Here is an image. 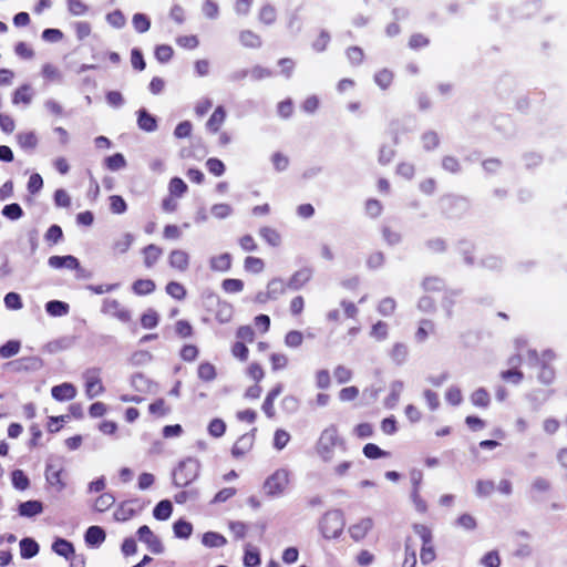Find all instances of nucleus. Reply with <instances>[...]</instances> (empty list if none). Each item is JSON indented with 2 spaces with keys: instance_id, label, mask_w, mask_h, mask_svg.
Instances as JSON below:
<instances>
[{
  "instance_id": "48",
  "label": "nucleus",
  "mask_w": 567,
  "mask_h": 567,
  "mask_svg": "<svg viewBox=\"0 0 567 567\" xmlns=\"http://www.w3.org/2000/svg\"><path fill=\"white\" fill-rule=\"evenodd\" d=\"M373 433V427L370 423H359L352 429V435L360 440L370 437Z\"/></svg>"
},
{
  "instance_id": "2",
  "label": "nucleus",
  "mask_w": 567,
  "mask_h": 567,
  "mask_svg": "<svg viewBox=\"0 0 567 567\" xmlns=\"http://www.w3.org/2000/svg\"><path fill=\"white\" fill-rule=\"evenodd\" d=\"M199 471V461L192 457L182 461L174 470V484L181 487L189 485L198 477Z\"/></svg>"
},
{
  "instance_id": "38",
  "label": "nucleus",
  "mask_w": 567,
  "mask_h": 567,
  "mask_svg": "<svg viewBox=\"0 0 567 567\" xmlns=\"http://www.w3.org/2000/svg\"><path fill=\"white\" fill-rule=\"evenodd\" d=\"M210 436L218 439L226 432V423L221 419H213L207 426Z\"/></svg>"
},
{
  "instance_id": "39",
  "label": "nucleus",
  "mask_w": 567,
  "mask_h": 567,
  "mask_svg": "<svg viewBox=\"0 0 567 567\" xmlns=\"http://www.w3.org/2000/svg\"><path fill=\"white\" fill-rule=\"evenodd\" d=\"M148 411L151 414L162 417L171 412V408L163 399H159L150 404Z\"/></svg>"
},
{
  "instance_id": "36",
  "label": "nucleus",
  "mask_w": 567,
  "mask_h": 567,
  "mask_svg": "<svg viewBox=\"0 0 567 567\" xmlns=\"http://www.w3.org/2000/svg\"><path fill=\"white\" fill-rule=\"evenodd\" d=\"M244 268L249 274H260L265 269L262 259L257 257H247L244 261Z\"/></svg>"
},
{
  "instance_id": "57",
  "label": "nucleus",
  "mask_w": 567,
  "mask_h": 567,
  "mask_svg": "<svg viewBox=\"0 0 567 567\" xmlns=\"http://www.w3.org/2000/svg\"><path fill=\"white\" fill-rule=\"evenodd\" d=\"M168 189L173 196H182L187 190V185L183 179L174 177L169 181Z\"/></svg>"
},
{
  "instance_id": "60",
  "label": "nucleus",
  "mask_w": 567,
  "mask_h": 567,
  "mask_svg": "<svg viewBox=\"0 0 567 567\" xmlns=\"http://www.w3.org/2000/svg\"><path fill=\"white\" fill-rule=\"evenodd\" d=\"M303 341V334L300 331H289L285 337V344L289 348H297L301 346Z\"/></svg>"
},
{
  "instance_id": "18",
  "label": "nucleus",
  "mask_w": 567,
  "mask_h": 567,
  "mask_svg": "<svg viewBox=\"0 0 567 567\" xmlns=\"http://www.w3.org/2000/svg\"><path fill=\"white\" fill-rule=\"evenodd\" d=\"M254 445V434H245L240 436L233 446L231 453L234 456H244Z\"/></svg>"
},
{
  "instance_id": "49",
  "label": "nucleus",
  "mask_w": 567,
  "mask_h": 567,
  "mask_svg": "<svg viewBox=\"0 0 567 567\" xmlns=\"http://www.w3.org/2000/svg\"><path fill=\"white\" fill-rule=\"evenodd\" d=\"M420 480H421V473H417V477L413 478L414 491H413L412 496H413V502H414L416 511L420 513H425L427 509L426 503L424 499L421 498L419 491H417V485H419Z\"/></svg>"
},
{
  "instance_id": "8",
  "label": "nucleus",
  "mask_w": 567,
  "mask_h": 567,
  "mask_svg": "<svg viewBox=\"0 0 567 567\" xmlns=\"http://www.w3.org/2000/svg\"><path fill=\"white\" fill-rule=\"evenodd\" d=\"M141 512V507L137 504V501H124L120 503L114 512H113V518L116 522H127L135 517Z\"/></svg>"
},
{
  "instance_id": "64",
  "label": "nucleus",
  "mask_w": 567,
  "mask_h": 567,
  "mask_svg": "<svg viewBox=\"0 0 567 567\" xmlns=\"http://www.w3.org/2000/svg\"><path fill=\"white\" fill-rule=\"evenodd\" d=\"M482 564L485 567H499L501 557L496 550L488 551L483 556Z\"/></svg>"
},
{
  "instance_id": "24",
  "label": "nucleus",
  "mask_w": 567,
  "mask_h": 567,
  "mask_svg": "<svg viewBox=\"0 0 567 567\" xmlns=\"http://www.w3.org/2000/svg\"><path fill=\"white\" fill-rule=\"evenodd\" d=\"M231 267V256L227 252L216 255L210 259V268L215 271L226 272Z\"/></svg>"
},
{
  "instance_id": "6",
  "label": "nucleus",
  "mask_w": 567,
  "mask_h": 567,
  "mask_svg": "<svg viewBox=\"0 0 567 567\" xmlns=\"http://www.w3.org/2000/svg\"><path fill=\"white\" fill-rule=\"evenodd\" d=\"M137 536L151 553L158 555L164 551V545L161 538L148 526H141L137 529Z\"/></svg>"
},
{
  "instance_id": "51",
  "label": "nucleus",
  "mask_w": 567,
  "mask_h": 567,
  "mask_svg": "<svg viewBox=\"0 0 567 567\" xmlns=\"http://www.w3.org/2000/svg\"><path fill=\"white\" fill-rule=\"evenodd\" d=\"M143 254H144L145 265L147 267H151L157 261L162 251L158 247L151 245L144 249Z\"/></svg>"
},
{
  "instance_id": "35",
  "label": "nucleus",
  "mask_w": 567,
  "mask_h": 567,
  "mask_svg": "<svg viewBox=\"0 0 567 567\" xmlns=\"http://www.w3.org/2000/svg\"><path fill=\"white\" fill-rule=\"evenodd\" d=\"M47 312L53 317H61L68 313L69 306L62 301L53 300L45 305Z\"/></svg>"
},
{
  "instance_id": "50",
  "label": "nucleus",
  "mask_w": 567,
  "mask_h": 567,
  "mask_svg": "<svg viewBox=\"0 0 567 567\" xmlns=\"http://www.w3.org/2000/svg\"><path fill=\"white\" fill-rule=\"evenodd\" d=\"M47 480L52 486H55L59 491L65 487V483L63 482L61 472L59 470L49 467L47 471Z\"/></svg>"
},
{
  "instance_id": "52",
  "label": "nucleus",
  "mask_w": 567,
  "mask_h": 567,
  "mask_svg": "<svg viewBox=\"0 0 567 567\" xmlns=\"http://www.w3.org/2000/svg\"><path fill=\"white\" fill-rule=\"evenodd\" d=\"M290 441V434L284 430H277L274 434L272 445L276 450L280 451L287 446Z\"/></svg>"
},
{
  "instance_id": "9",
  "label": "nucleus",
  "mask_w": 567,
  "mask_h": 567,
  "mask_svg": "<svg viewBox=\"0 0 567 567\" xmlns=\"http://www.w3.org/2000/svg\"><path fill=\"white\" fill-rule=\"evenodd\" d=\"M286 290V285L280 279H272L268 282L267 289L265 292H259L255 301L259 303H265L271 299L278 298L280 295H282Z\"/></svg>"
},
{
  "instance_id": "30",
  "label": "nucleus",
  "mask_w": 567,
  "mask_h": 567,
  "mask_svg": "<svg viewBox=\"0 0 567 567\" xmlns=\"http://www.w3.org/2000/svg\"><path fill=\"white\" fill-rule=\"evenodd\" d=\"M52 549L55 554L66 559H71V556L74 555L73 545L70 542L62 538H59L53 543Z\"/></svg>"
},
{
  "instance_id": "55",
  "label": "nucleus",
  "mask_w": 567,
  "mask_h": 567,
  "mask_svg": "<svg viewBox=\"0 0 567 567\" xmlns=\"http://www.w3.org/2000/svg\"><path fill=\"white\" fill-rule=\"evenodd\" d=\"M225 121V112L221 109H217L208 120L207 126L210 131L216 132L219 130Z\"/></svg>"
},
{
  "instance_id": "42",
  "label": "nucleus",
  "mask_w": 567,
  "mask_h": 567,
  "mask_svg": "<svg viewBox=\"0 0 567 567\" xmlns=\"http://www.w3.org/2000/svg\"><path fill=\"white\" fill-rule=\"evenodd\" d=\"M115 502V498L110 493H103L101 494L94 502V508L97 512H105L107 511Z\"/></svg>"
},
{
  "instance_id": "53",
  "label": "nucleus",
  "mask_w": 567,
  "mask_h": 567,
  "mask_svg": "<svg viewBox=\"0 0 567 567\" xmlns=\"http://www.w3.org/2000/svg\"><path fill=\"white\" fill-rule=\"evenodd\" d=\"M445 400L451 405L457 406L463 402V394L460 388L451 386L445 392Z\"/></svg>"
},
{
  "instance_id": "47",
  "label": "nucleus",
  "mask_w": 567,
  "mask_h": 567,
  "mask_svg": "<svg viewBox=\"0 0 567 567\" xmlns=\"http://www.w3.org/2000/svg\"><path fill=\"white\" fill-rule=\"evenodd\" d=\"M20 342L17 340H10L0 347V357L3 359L11 358L16 355L20 350Z\"/></svg>"
},
{
  "instance_id": "17",
  "label": "nucleus",
  "mask_w": 567,
  "mask_h": 567,
  "mask_svg": "<svg viewBox=\"0 0 567 567\" xmlns=\"http://www.w3.org/2000/svg\"><path fill=\"white\" fill-rule=\"evenodd\" d=\"M537 365H538L537 379L543 384H546V385L551 384L556 377L553 365L549 362H547L545 359H542Z\"/></svg>"
},
{
  "instance_id": "21",
  "label": "nucleus",
  "mask_w": 567,
  "mask_h": 567,
  "mask_svg": "<svg viewBox=\"0 0 567 567\" xmlns=\"http://www.w3.org/2000/svg\"><path fill=\"white\" fill-rule=\"evenodd\" d=\"M173 534L178 539H188L193 534V524L185 519H177L173 524Z\"/></svg>"
},
{
  "instance_id": "44",
  "label": "nucleus",
  "mask_w": 567,
  "mask_h": 567,
  "mask_svg": "<svg viewBox=\"0 0 567 567\" xmlns=\"http://www.w3.org/2000/svg\"><path fill=\"white\" fill-rule=\"evenodd\" d=\"M155 289V284L150 279H140L133 284V290L136 295H148Z\"/></svg>"
},
{
  "instance_id": "27",
  "label": "nucleus",
  "mask_w": 567,
  "mask_h": 567,
  "mask_svg": "<svg viewBox=\"0 0 567 567\" xmlns=\"http://www.w3.org/2000/svg\"><path fill=\"white\" fill-rule=\"evenodd\" d=\"M132 388L140 393H153L155 385L142 374H135L131 380Z\"/></svg>"
},
{
  "instance_id": "7",
  "label": "nucleus",
  "mask_w": 567,
  "mask_h": 567,
  "mask_svg": "<svg viewBox=\"0 0 567 567\" xmlns=\"http://www.w3.org/2000/svg\"><path fill=\"white\" fill-rule=\"evenodd\" d=\"M507 363L511 368L501 372V379L512 384H519L524 379V373L519 369L522 357L519 354L512 355Z\"/></svg>"
},
{
  "instance_id": "26",
  "label": "nucleus",
  "mask_w": 567,
  "mask_h": 567,
  "mask_svg": "<svg viewBox=\"0 0 567 567\" xmlns=\"http://www.w3.org/2000/svg\"><path fill=\"white\" fill-rule=\"evenodd\" d=\"M260 554L259 550L247 544L244 549L243 564L245 567H258L260 565Z\"/></svg>"
},
{
  "instance_id": "45",
  "label": "nucleus",
  "mask_w": 567,
  "mask_h": 567,
  "mask_svg": "<svg viewBox=\"0 0 567 567\" xmlns=\"http://www.w3.org/2000/svg\"><path fill=\"white\" fill-rule=\"evenodd\" d=\"M388 334V323L385 321L378 320L372 324L370 336L377 340H384Z\"/></svg>"
},
{
  "instance_id": "29",
  "label": "nucleus",
  "mask_w": 567,
  "mask_h": 567,
  "mask_svg": "<svg viewBox=\"0 0 567 567\" xmlns=\"http://www.w3.org/2000/svg\"><path fill=\"white\" fill-rule=\"evenodd\" d=\"M20 555L22 558L29 559L38 555L39 545L32 538H23L20 540Z\"/></svg>"
},
{
  "instance_id": "63",
  "label": "nucleus",
  "mask_w": 567,
  "mask_h": 567,
  "mask_svg": "<svg viewBox=\"0 0 567 567\" xmlns=\"http://www.w3.org/2000/svg\"><path fill=\"white\" fill-rule=\"evenodd\" d=\"M206 167L215 176H221L225 172V165L220 159L209 158L206 162Z\"/></svg>"
},
{
  "instance_id": "31",
  "label": "nucleus",
  "mask_w": 567,
  "mask_h": 567,
  "mask_svg": "<svg viewBox=\"0 0 567 567\" xmlns=\"http://www.w3.org/2000/svg\"><path fill=\"white\" fill-rule=\"evenodd\" d=\"M496 489V485L492 480H478L475 483V494L478 497H488Z\"/></svg>"
},
{
  "instance_id": "12",
  "label": "nucleus",
  "mask_w": 567,
  "mask_h": 567,
  "mask_svg": "<svg viewBox=\"0 0 567 567\" xmlns=\"http://www.w3.org/2000/svg\"><path fill=\"white\" fill-rule=\"evenodd\" d=\"M78 390L76 388L69 382L61 383L59 385H54L51 389V395L55 401L64 402L71 401L76 396Z\"/></svg>"
},
{
  "instance_id": "28",
  "label": "nucleus",
  "mask_w": 567,
  "mask_h": 567,
  "mask_svg": "<svg viewBox=\"0 0 567 567\" xmlns=\"http://www.w3.org/2000/svg\"><path fill=\"white\" fill-rule=\"evenodd\" d=\"M173 513V504L168 499H163L156 504L153 509V517L157 520H167Z\"/></svg>"
},
{
  "instance_id": "54",
  "label": "nucleus",
  "mask_w": 567,
  "mask_h": 567,
  "mask_svg": "<svg viewBox=\"0 0 567 567\" xmlns=\"http://www.w3.org/2000/svg\"><path fill=\"white\" fill-rule=\"evenodd\" d=\"M210 213H212L213 217L218 218V219H224V218H227L228 216H230V214L233 213V208L230 205H228L226 203H219V204H215L212 207Z\"/></svg>"
},
{
  "instance_id": "22",
  "label": "nucleus",
  "mask_w": 567,
  "mask_h": 567,
  "mask_svg": "<svg viewBox=\"0 0 567 567\" xmlns=\"http://www.w3.org/2000/svg\"><path fill=\"white\" fill-rule=\"evenodd\" d=\"M105 532L100 526H91L85 533V542L90 546L97 547L105 540Z\"/></svg>"
},
{
  "instance_id": "46",
  "label": "nucleus",
  "mask_w": 567,
  "mask_h": 567,
  "mask_svg": "<svg viewBox=\"0 0 567 567\" xmlns=\"http://www.w3.org/2000/svg\"><path fill=\"white\" fill-rule=\"evenodd\" d=\"M11 482L14 488L24 491L29 486V478L21 470H16L11 474Z\"/></svg>"
},
{
  "instance_id": "1",
  "label": "nucleus",
  "mask_w": 567,
  "mask_h": 567,
  "mask_svg": "<svg viewBox=\"0 0 567 567\" xmlns=\"http://www.w3.org/2000/svg\"><path fill=\"white\" fill-rule=\"evenodd\" d=\"M343 441L333 425L324 429L319 437L317 450L323 460H331L337 450H343Z\"/></svg>"
},
{
  "instance_id": "5",
  "label": "nucleus",
  "mask_w": 567,
  "mask_h": 567,
  "mask_svg": "<svg viewBox=\"0 0 567 567\" xmlns=\"http://www.w3.org/2000/svg\"><path fill=\"white\" fill-rule=\"evenodd\" d=\"M350 536L355 542L375 539L374 525L371 518H362L352 524L349 528Z\"/></svg>"
},
{
  "instance_id": "58",
  "label": "nucleus",
  "mask_w": 567,
  "mask_h": 567,
  "mask_svg": "<svg viewBox=\"0 0 567 567\" xmlns=\"http://www.w3.org/2000/svg\"><path fill=\"white\" fill-rule=\"evenodd\" d=\"M141 323L145 329H153L158 323V315L154 310H147L141 318Z\"/></svg>"
},
{
  "instance_id": "10",
  "label": "nucleus",
  "mask_w": 567,
  "mask_h": 567,
  "mask_svg": "<svg viewBox=\"0 0 567 567\" xmlns=\"http://www.w3.org/2000/svg\"><path fill=\"white\" fill-rule=\"evenodd\" d=\"M421 538L423 544L420 553V558L422 564L427 565L434 561L436 558L434 547L432 546L431 530L426 527H422Z\"/></svg>"
},
{
  "instance_id": "13",
  "label": "nucleus",
  "mask_w": 567,
  "mask_h": 567,
  "mask_svg": "<svg viewBox=\"0 0 567 567\" xmlns=\"http://www.w3.org/2000/svg\"><path fill=\"white\" fill-rule=\"evenodd\" d=\"M103 312L113 316L121 321H127L130 319V312L115 299L104 300Z\"/></svg>"
},
{
  "instance_id": "20",
  "label": "nucleus",
  "mask_w": 567,
  "mask_h": 567,
  "mask_svg": "<svg viewBox=\"0 0 567 567\" xmlns=\"http://www.w3.org/2000/svg\"><path fill=\"white\" fill-rule=\"evenodd\" d=\"M357 313V308L353 303L343 302L340 308L329 313V319L333 321H341L353 318Z\"/></svg>"
},
{
  "instance_id": "11",
  "label": "nucleus",
  "mask_w": 567,
  "mask_h": 567,
  "mask_svg": "<svg viewBox=\"0 0 567 567\" xmlns=\"http://www.w3.org/2000/svg\"><path fill=\"white\" fill-rule=\"evenodd\" d=\"M85 391L90 398L97 396L103 393L104 386L97 371H87L84 375Z\"/></svg>"
},
{
  "instance_id": "34",
  "label": "nucleus",
  "mask_w": 567,
  "mask_h": 567,
  "mask_svg": "<svg viewBox=\"0 0 567 567\" xmlns=\"http://www.w3.org/2000/svg\"><path fill=\"white\" fill-rule=\"evenodd\" d=\"M422 287L425 291L435 292L441 291L445 287V285L442 278L437 276H430L424 278V280L422 281Z\"/></svg>"
},
{
  "instance_id": "41",
  "label": "nucleus",
  "mask_w": 567,
  "mask_h": 567,
  "mask_svg": "<svg viewBox=\"0 0 567 567\" xmlns=\"http://www.w3.org/2000/svg\"><path fill=\"white\" fill-rule=\"evenodd\" d=\"M422 145L426 151H433L440 145V137L436 132L429 131L422 135Z\"/></svg>"
},
{
  "instance_id": "25",
  "label": "nucleus",
  "mask_w": 567,
  "mask_h": 567,
  "mask_svg": "<svg viewBox=\"0 0 567 567\" xmlns=\"http://www.w3.org/2000/svg\"><path fill=\"white\" fill-rule=\"evenodd\" d=\"M19 514L23 517H33L43 511V505L39 501H28L19 505Z\"/></svg>"
},
{
  "instance_id": "40",
  "label": "nucleus",
  "mask_w": 567,
  "mask_h": 567,
  "mask_svg": "<svg viewBox=\"0 0 567 567\" xmlns=\"http://www.w3.org/2000/svg\"><path fill=\"white\" fill-rule=\"evenodd\" d=\"M1 214L3 217L10 219V220H18L23 216V210L19 204L12 203L9 205H6Z\"/></svg>"
},
{
  "instance_id": "56",
  "label": "nucleus",
  "mask_w": 567,
  "mask_h": 567,
  "mask_svg": "<svg viewBox=\"0 0 567 567\" xmlns=\"http://www.w3.org/2000/svg\"><path fill=\"white\" fill-rule=\"evenodd\" d=\"M6 308L9 310H20L22 308V300L19 293L9 292L4 296L3 299Z\"/></svg>"
},
{
  "instance_id": "15",
  "label": "nucleus",
  "mask_w": 567,
  "mask_h": 567,
  "mask_svg": "<svg viewBox=\"0 0 567 567\" xmlns=\"http://www.w3.org/2000/svg\"><path fill=\"white\" fill-rule=\"evenodd\" d=\"M34 96V91L31 85L23 84L16 89V91L12 94V103L13 105H29Z\"/></svg>"
},
{
  "instance_id": "37",
  "label": "nucleus",
  "mask_w": 567,
  "mask_h": 567,
  "mask_svg": "<svg viewBox=\"0 0 567 567\" xmlns=\"http://www.w3.org/2000/svg\"><path fill=\"white\" fill-rule=\"evenodd\" d=\"M455 525L465 530H474L477 527V520L473 515L464 513L456 518Z\"/></svg>"
},
{
  "instance_id": "62",
  "label": "nucleus",
  "mask_w": 567,
  "mask_h": 567,
  "mask_svg": "<svg viewBox=\"0 0 567 567\" xmlns=\"http://www.w3.org/2000/svg\"><path fill=\"white\" fill-rule=\"evenodd\" d=\"M138 125L145 131H153L156 127V121L146 112H141L138 116Z\"/></svg>"
},
{
  "instance_id": "43",
  "label": "nucleus",
  "mask_w": 567,
  "mask_h": 567,
  "mask_svg": "<svg viewBox=\"0 0 567 567\" xmlns=\"http://www.w3.org/2000/svg\"><path fill=\"white\" fill-rule=\"evenodd\" d=\"M311 278V271L309 269L298 270L290 280V285L298 289L306 285Z\"/></svg>"
},
{
  "instance_id": "59",
  "label": "nucleus",
  "mask_w": 567,
  "mask_h": 567,
  "mask_svg": "<svg viewBox=\"0 0 567 567\" xmlns=\"http://www.w3.org/2000/svg\"><path fill=\"white\" fill-rule=\"evenodd\" d=\"M166 292L175 298V299H183L186 295V290L183 285L179 282L172 281L166 286Z\"/></svg>"
},
{
  "instance_id": "32",
  "label": "nucleus",
  "mask_w": 567,
  "mask_h": 567,
  "mask_svg": "<svg viewBox=\"0 0 567 567\" xmlns=\"http://www.w3.org/2000/svg\"><path fill=\"white\" fill-rule=\"evenodd\" d=\"M17 140L23 150H33L38 144L37 135L33 132H22L18 134Z\"/></svg>"
},
{
  "instance_id": "23",
  "label": "nucleus",
  "mask_w": 567,
  "mask_h": 567,
  "mask_svg": "<svg viewBox=\"0 0 567 567\" xmlns=\"http://www.w3.org/2000/svg\"><path fill=\"white\" fill-rule=\"evenodd\" d=\"M472 404L480 409H486L491 404V395L485 388H478L471 393Z\"/></svg>"
},
{
  "instance_id": "61",
  "label": "nucleus",
  "mask_w": 567,
  "mask_h": 567,
  "mask_svg": "<svg viewBox=\"0 0 567 567\" xmlns=\"http://www.w3.org/2000/svg\"><path fill=\"white\" fill-rule=\"evenodd\" d=\"M106 166L112 171L121 169L125 166L126 162L122 154H114L105 159Z\"/></svg>"
},
{
  "instance_id": "14",
  "label": "nucleus",
  "mask_w": 567,
  "mask_h": 567,
  "mask_svg": "<svg viewBox=\"0 0 567 567\" xmlns=\"http://www.w3.org/2000/svg\"><path fill=\"white\" fill-rule=\"evenodd\" d=\"M169 266L177 271H186L189 265V255L182 249L173 250L168 256Z\"/></svg>"
},
{
  "instance_id": "33",
  "label": "nucleus",
  "mask_w": 567,
  "mask_h": 567,
  "mask_svg": "<svg viewBox=\"0 0 567 567\" xmlns=\"http://www.w3.org/2000/svg\"><path fill=\"white\" fill-rule=\"evenodd\" d=\"M442 167L450 174H458L462 171L460 159L453 155H446L442 158Z\"/></svg>"
},
{
  "instance_id": "3",
  "label": "nucleus",
  "mask_w": 567,
  "mask_h": 567,
  "mask_svg": "<svg viewBox=\"0 0 567 567\" xmlns=\"http://www.w3.org/2000/svg\"><path fill=\"white\" fill-rule=\"evenodd\" d=\"M343 527V515L339 511L327 512L319 524L320 533L327 539H334L339 537Z\"/></svg>"
},
{
  "instance_id": "19",
  "label": "nucleus",
  "mask_w": 567,
  "mask_h": 567,
  "mask_svg": "<svg viewBox=\"0 0 567 567\" xmlns=\"http://www.w3.org/2000/svg\"><path fill=\"white\" fill-rule=\"evenodd\" d=\"M226 544V537L217 532H206L202 535V545L206 548H220Z\"/></svg>"
},
{
  "instance_id": "16",
  "label": "nucleus",
  "mask_w": 567,
  "mask_h": 567,
  "mask_svg": "<svg viewBox=\"0 0 567 567\" xmlns=\"http://www.w3.org/2000/svg\"><path fill=\"white\" fill-rule=\"evenodd\" d=\"M50 267L60 269H76L79 267V261L73 256H51L48 260Z\"/></svg>"
},
{
  "instance_id": "4",
  "label": "nucleus",
  "mask_w": 567,
  "mask_h": 567,
  "mask_svg": "<svg viewBox=\"0 0 567 567\" xmlns=\"http://www.w3.org/2000/svg\"><path fill=\"white\" fill-rule=\"evenodd\" d=\"M289 482L288 471L284 468L277 470L266 478L264 483V491L268 496L278 497L285 493Z\"/></svg>"
}]
</instances>
